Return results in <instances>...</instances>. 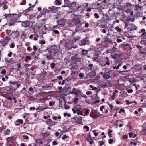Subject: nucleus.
<instances>
[{"instance_id": "20", "label": "nucleus", "mask_w": 146, "mask_h": 146, "mask_svg": "<svg viewBox=\"0 0 146 146\" xmlns=\"http://www.w3.org/2000/svg\"><path fill=\"white\" fill-rule=\"evenodd\" d=\"M50 67L52 69H53L54 68L55 66V64L54 63H52L50 64Z\"/></svg>"}, {"instance_id": "47", "label": "nucleus", "mask_w": 146, "mask_h": 146, "mask_svg": "<svg viewBox=\"0 0 146 146\" xmlns=\"http://www.w3.org/2000/svg\"><path fill=\"white\" fill-rule=\"evenodd\" d=\"M133 92V90L132 89H129L127 90V92L128 93H131Z\"/></svg>"}, {"instance_id": "12", "label": "nucleus", "mask_w": 146, "mask_h": 146, "mask_svg": "<svg viewBox=\"0 0 146 146\" xmlns=\"http://www.w3.org/2000/svg\"><path fill=\"white\" fill-rule=\"evenodd\" d=\"M31 59V58L30 56H27L25 57V58L24 59V60L26 62H28V60H30Z\"/></svg>"}, {"instance_id": "17", "label": "nucleus", "mask_w": 146, "mask_h": 146, "mask_svg": "<svg viewBox=\"0 0 146 146\" xmlns=\"http://www.w3.org/2000/svg\"><path fill=\"white\" fill-rule=\"evenodd\" d=\"M122 66V64H119L117 66H114L113 68V69H116V70L118 69L119 68L120 66Z\"/></svg>"}, {"instance_id": "14", "label": "nucleus", "mask_w": 146, "mask_h": 146, "mask_svg": "<svg viewBox=\"0 0 146 146\" xmlns=\"http://www.w3.org/2000/svg\"><path fill=\"white\" fill-rule=\"evenodd\" d=\"M77 113L78 115H82L84 116L83 115V112L82 111L80 110H77Z\"/></svg>"}, {"instance_id": "32", "label": "nucleus", "mask_w": 146, "mask_h": 146, "mask_svg": "<svg viewBox=\"0 0 146 146\" xmlns=\"http://www.w3.org/2000/svg\"><path fill=\"white\" fill-rule=\"evenodd\" d=\"M116 93L115 92H113V93L111 97L113 100H114L115 98Z\"/></svg>"}, {"instance_id": "25", "label": "nucleus", "mask_w": 146, "mask_h": 146, "mask_svg": "<svg viewBox=\"0 0 146 146\" xmlns=\"http://www.w3.org/2000/svg\"><path fill=\"white\" fill-rule=\"evenodd\" d=\"M142 134L146 135V129H143L142 130Z\"/></svg>"}, {"instance_id": "49", "label": "nucleus", "mask_w": 146, "mask_h": 146, "mask_svg": "<svg viewBox=\"0 0 146 146\" xmlns=\"http://www.w3.org/2000/svg\"><path fill=\"white\" fill-rule=\"evenodd\" d=\"M79 76L80 77L82 78L84 77V74L83 73H80L79 74Z\"/></svg>"}, {"instance_id": "52", "label": "nucleus", "mask_w": 146, "mask_h": 146, "mask_svg": "<svg viewBox=\"0 0 146 146\" xmlns=\"http://www.w3.org/2000/svg\"><path fill=\"white\" fill-rule=\"evenodd\" d=\"M55 135L56 137H58L60 135L59 133L58 132H56L55 133Z\"/></svg>"}, {"instance_id": "27", "label": "nucleus", "mask_w": 146, "mask_h": 146, "mask_svg": "<svg viewBox=\"0 0 146 146\" xmlns=\"http://www.w3.org/2000/svg\"><path fill=\"white\" fill-rule=\"evenodd\" d=\"M113 139H110L108 141L109 143L110 144H111L113 143Z\"/></svg>"}, {"instance_id": "8", "label": "nucleus", "mask_w": 146, "mask_h": 146, "mask_svg": "<svg viewBox=\"0 0 146 146\" xmlns=\"http://www.w3.org/2000/svg\"><path fill=\"white\" fill-rule=\"evenodd\" d=\"M104 41L106 42H109L110 43H112V41L108 37H106L104 38Z\"/></svg>"}, {"instance_id": "42", "label": "nucleus", "mask_w": 146, "mask_h": 146, "mask_svg": "<svg viewBox=\"0 0 146 146\" xmlns=\"http://www.w3.org/2000/svg\"><path fill=\"white\" fill-rule=\"evenodd\" d=\"M4 0H0V5H4Z\"/></svg>"}, {"instance_id": "19", "label": "nucleus", "mask_w": 146, "mask_h": 146, "mask_svg": "<svg viewBox=\"0 0 146 146\" xmlns=\"http://www.w3.org/2000/svg\"><path fill=\"white\" fill-rule=\"evenodd\" d=\"M75 22L76 24H78L81 22V21L79 18H76L75 20Z\"/></svg>"}, {"instance_id": "29", "label": "nucleus", "mask_w": 146, "mask_h": 146, "mask_svg": "<svg viewBox=\"0 0 146 146\" xmlns=\"http://www.w3.org/2000/svg\"><path fill=\"white\" fill-rule=\"evenodd\" d=\"M122 95L123 97H125L128 96V94L126 92H125V91H124L123 92Z\"/></svg>"}, {"instance_id": "2", "label": "nucleus", "mask_w": 146, "mask_h": 146, "mask_svg": "<svg viewBox=\"0 0 146 146\" xmlns=\"http://www.w3.org/2000/svg\"><path fill=\"white\" fill-rule=\"evenodd\" d=\"M22 26L25 28L28 27H29L32 26L31 22L28 21L21 22Z\"/></svg>"}, {"instance_id": "54", "label": "nucleus", "mask_w": 146, "mask_h": 146, "mask_svg": "<svg viewBox=\"0 0 146 146\" xmlns=\"http://www.w3.org/2000/svg\"><path fill=\"white\" fill-rule=\"evenodd\" d=\"M57 78L59 80H61L62 79L63 77L61 76H58L57 77Z\"/></svg>"}, {"instance_id": "34", "label": "nucleus", "mask_w": 146, "mask_h": 146, "mask_svg": "<svg viewBox=\"0 0 146 146\" xmlns=\"http://www.w3.org/2000/svg\"><path fill=\"white\" fill-rule=\"evenodd\" d=\"M82 52L83 53V54H87L88 52V51L87 50H85L84 49H83L82 50Z\"/></svg>"}, {"instance_id": "57", "label": "nucleus", "mask_w": 146, "mask_h": 146, "mask_svg": "<svg viewBox=\"0 0 146 146\" xmlns=\"http://www.w3.org/2000/svg\"><path fill=\"white\" fill-rule=\"evenodd\" d=\"M122 40L121 39H117V42H122Z\"/></svg>"}, {"instance_id": "11", "label": "nucleus", "mask_w": 146, "mask_h": 146, "mask_svg": "<svg viewBox=\"0 0 146 146\" xmlns=\"http://www.w3.org/2000/svg\"><path fill=\"white\" fill-rule=\"evenodd\" d=\"M113 132V131L112 130H111L110 129L109 130V131L108 132V135L110 137H112V136L113 135V134H111V133H112Z\"/></svg>"}, {"instance_id": "50", "label": "nucleus", "mask_w": 146, "mask_h": 146, "mask_svg": "<svg viewBox=\"0 0 146 146\" xmlns=\"http://www.w3.org/2000/svg\"><path fill=\"white\" fill-rule=\"evenodd\" d=\"M12 54V53L11 52H10L8 54V56L9 57H10L11 56V55Z\"/></svg>"}, {"instance_id": "45", "label": "nucleus", "mask_w": 146, "mask_h": 146, "mask_svg": "<svg viewBox=\"0 0 146 146\" xmlns=\"http://www.w3.org/2000/svg\"><path fill=\"white\" fill-rule=\"evenodd\" d=\"M141 8V7L140 6H137L136 8V11H138Z\"/></svg>"}, {"instance_id": "30", "label": "nucleus", "mask_w": 146, "mask_h": 146, "mask_svg": "<svg viewBox=\"0 0 146 146\" xmlns=\"http://www.w3.org/2000/svg\"><path fill=\"white\" fill-rule=\"evenodd\" d=\"M89 113V111L88 110H86V111L84 112V113L86 115H88Z\"/></svg>"}, {"instance_id": "21", "label": "nucleus", "mask_w": 146, "mask_h": 146, "mask_svg": "<svg viewBox=\"0 0 146 146\" xmlns=\"http://www.w3.org/2000/svg\"><path fill=\"white\" fill-rule=\"evenodd\" d=\"M84 128L85 129H86V131H89V127L87 126V125H85V126H84Z\"/></svg>"}, {"instance_id": "46", "label": "nucleus", "mask_w": 146, "mask_h": 146, "mask_svg": "<svg viewBox=\"0 0 146 146\" xmlns=\"http://www.w3.org/2000/svg\"><path fill=\"white\" fill-rule=\"evenodd\" d=\"M94 16L96 18H98L99 17V15L97 13H95L94 14Z\"/></svg>"}, {"instance_id": "3", "label": "nucleus", "mask_w": 146, "mask_h": 146, "mask_svg": "<svg viewBox=\"0 0 146 146\" xmlns=\"http://www.w3.org/2000/svg\"><path fill=\"white\" fill-rule=\"evenodd\" d=\"M74 119L76 121V122L80 124H82L83 122L82 121V118L81 117H75Z\"/></svg>"}, {"instance_id": "13", "label": "nucleus", "mask_w": 146, "mask_h": 146, "mask_svg": "<svg viewBox=\"0 0 146 146\" xmlns=\"http://www.w3.org/2000/svg\"><path fill=\"white\" fill-rule=\"evenodd\" d=\"M10 132V130L9 129H7L6 130L4 131V133L5 135H8L9 134Z\"/></svg>"}, {"instance_id": "9", "label": "nucleus", "mask_w": 146, "mask_h": 146, "mask_svg": "<svg viewBox=\"0 0 146 146\" xmlns=\"http://www.w3.org/2000/svg\"><path fill=\"white\" fill-rule=\"evenodd\" d=\"M61 0H55V3L56 5H60L61 4Z\"/></svg>"}, {"instance_id": "56", "label": "nucleus", "mask_w": 146, "mask_h": 146, "mask_svg": "<svg viewBox=\"0 0 146 146\" xmlns=\"http://www.w3.org/2000/svg\"><path fill=\"white\" fill-rule=\"evenodd\" d=\"M56 9V7H54V6H53V7H51V9H52V10H55Z\"/></svg>"}, {"instance_id": "16", "label": "nucleus", "mask_w": 146, "mask_h": 146, "mask_svg": "<svg viewBox=\"0 0 146 146\" xmlns=\"http://www.w3.org/2000/svg\"><path fill=\"white\" fill-rule=\"evenodd\" d=\"M81 43L83 45H86L87 43V40L84 39L82 41Z\"/></svg>"}, {"instance_id": "48", "label": "nucleus", "mask_w": 146, "mask_h": 146, "mask_svg": "<svg viewBox=\"0 0 146 146\" xmlns=\"http://www.w3.org/2000/svg\"><path fill=\"white\" fill-rule=\"evenodd\" d=\"M33 49L34 51L37 50V48L35 46H34L33 47Z\"/></svg>"}, {"instance_id": "15", "label": "nucleus", "mask_w": 146, "mask_h": 146, "mask_svg": "<svg viewBox=\"0 0 146 146\" xmlns=\"http://www.w3.org/2000/svg\"><path fill=\"white\" fill-rule=\"evenodd\" d=\"M132 6V5L131 3H126V5L124 6H123L124 7H129L131 6Z\"/></svg>"}, {"instance_id": "53", "label": "nucleus", "mask_w": 146, "mask_h": 146, "mask_svg": "<svg viewBox=\"0 0 146 146\" xmlns=\"http://www.w3.org/2000/svg\"><path fill=\"white\" fill-rule=\"evenodd\" d=\"M105 108V106H102L100 108V110L101 111H102L103 109H104Z\"/></svg>"}, {"instance_id": "39", "label": "nucleus", "mask_w": 146, "mask_h": 146, "mask_svg": "<svg viewBox=\"0 0 146 146\" xmlns=\"http://www.w3.org/2000/svg\"><path fill=\"white\" fill-rule=\"evenodd\" d=\"M37 141L38 143H39L40 144H42L43 143L42 141L40 139H38Z\"/></svg>"}, {"instance_id": "59", "label": "nucleus", "mask_w": 146, "mask_h": 146, "mask_svg": "<svg viewBox=\"0 0 146 146\" xmlns=\"http://www.w3.org/2000/svg\"><path fill=\"white\" fill-rule=\"evenodd\" d=\"M30 109L31 110H35V108L34 107H30Z\"/></svg>"}, {"instance_id": "33", "label": "nucleus", "mask_w": 146, "mask_h": 146, "mask_svg": "<svg viewBox=\"0 0 146 146\" xmlns=\"http://www.w3.org/2000/svg\"><path fill=\"white\" fill-rule=\"evenodd\" d=\"M125 112V110L123 109H121L119 111V113L120 114L122 112L124 113Z\"/></svg>"}, {"instance_id": "37", "label": "nucleus", "mask_w": 146, "mask_h": 146, "mask_svg": "<svg viewBox=\"0 0 146 146\" xmlns=\"http://www.w3.org/2000/svg\"><path fill=\"white\" fill-rule=\"evenodd\" d=\"M9 46H10V48H12L14 47L15 45H14V44L12 43V44H10Z\"/></svg>"}, {"instance_id": "58", "label": "nucleus", "mask_w": 146, "mask_h": 146, "mask_svg": "<svg viewBox=\"0 0 146 146\" xmlns=\"http://www.w3.org/2000/svg\"><path fill=\"white\" fill-rule=\"evenodd\" d=\"M72 110L74 114H75L77 112V110H76L74 109H72Z\"/></svg>"}, {"instance_id": "44", "label": "nucleus", "mask_w": 146, "mask_h": 146, "mask_svg": "<svg viewBox=\"0 0 146 146\" xmlns=\"http://www.w3.org/2000/svg\"><path fill=\"white\" fill-rule=\"evenodd\" d=\"M93 132L94 133V134L95 136H98V134L96 132V130H94Z\"/></svg>"}, {"instance_id": "22", "label": "nucleus", "mask_w": 146, "mask_h": 146, "mask_svg": "<svg viewBox=\"0 0 146 146\" xmlns=\"http://www.w3.org/2000/svg\"><path fill=\"white\" fill-rule=\"evenodd\" d=\"M115 29L118 32H120L121 31V29L119 28L118 27H116Z\"/></svg>"}, {"instance_id": "36", "label": "nucleus", "mask_w": 146, "mask_h": 146, "mask_svg": "<svg viewBox=\"0 0 146 146\" xmlns=\"http://www.w3.org/2000/svg\"><path fill=\"white\" fill-rule=\"evenodd\" d=\"M79 99L78 98H75L74 100V103H76L78 102V101L79 100Z\"/></svg>"}, {"instance_id": "43", "label": "nucleus", "mask_w": 146, "mask_h": 146, "mask_svg": "<svg viewBox=\"0 0 146 146\" xmlns=\"http://www.w3.org/2000/svg\"><path fill=\"white\" fill-rule=\"evenodd\" d=\"M23 138L24 139L28 140L29 139V137L27 135H24L23 136Z\"/></svg>"}, {"instance_id": "35", "label": "nucleus", "mask_w": 146, "mask_h": 146, "mask_svg": "<svg viewBox=\"0 0 146 146\" xmlns=\"http://www.w3.org/2000/svg\"><path fill=\"white\" fill-rule=\"evenodd\" d=\"M6 72V70L5 69H3L2 71L1 72V73L2 74H5Z\"/></svg>"}, {"instance_id": "5", "label": "nucleus", "mask_w": 146, "mask_h": 146, "mask_svg": "<svg viewBox=\"0 0 146 146\" xmlns=\"http://www.w3.org/2000/svg\"><path fill=\"white\" fill-rule=\"evenodd\" d=\"M47 123L49 125L51 126H52L55 125L56 123V122H55L52 120L50 119H48L47 121Z\"/></svg>"}, {"instance_id": "51", "label": "nucleus", "mask_w": 146, "mask_h": 146, "mask_svg": "<svg viewBox=\"0 0 146 146\" xmlns=\"http://www.w3.org/2000/svg\"><path fill=\"white\" fill-rule=\"evenodd\" d=\"M45 43V41L41 40L40 42V44H44Z\"/></svg>"}, {"instance_id": "6", "label": "nucleus", "mask_w": 146, "mask_h": 146, "mask_svg": "<svg viewBox=\"0 0 146 146\" xmlns=\"http://www.w3.org/2000/svg\"><path fill=\"white\" fill-rule=\"evenodd\" d=\"M103 77V78L105 79H109L110 78V74L108 73H104Z\"/></svg>"}, {"instance_id": "7", "label": "nucleus", "mask_w": 146, "mask_h": 146, "mask_svg": "<svg viewBox=\"0 0 146 146\" xmlns=\"http://www.w3.org/2000/svg\"><path fill=\"white\" fill-rule=\"evenodd\" d=\"M119 56V54H118L117 53H114L112 54L111 56L113 58L116 59Z\"/></svg>"}, {"instance_id": "61", "label": "nucleus", "mask_w": 146, "mask_h": 146, "mask_svg": "<svg viewBox=\"0 0 146 146\" xmlns=\"http://www.w3.org/2000/svg\"><path fill=\"white\" fill-rule=\"evenodd\" d=\"M52 143L54 145H57L58 144L57 142L55 141H53Z\"/></svg>"}, {"instance_id": "31", "label": "nucleus", "mask_w": 146, "mask_h": 146, "mask_svg": "<svg viewBox=\"0 0 146 146\" xmlns=\"http://www.w3.org/2000/svg\"><path fill=\"white\" fill-rule=\"evenodd\" d=\"M126 104L127 105H129L130 104L133 103V102H129L128 100H126Z\"/></svg>"}, {"instance_id": "63", "label": "nucleus", "mask_w": 146, "mask_h": 146, "mask_svg": "<svg viewBox=\"0 0 146 146\" xmlns=\"http://www.w3.org/2000/svg\"><path fill=\"white\" fill-rule=\"evenodd\" d=\"M52 118L54 120H55L58 119V117L57 116H54Z\"/></svg>"}, {"instance_id": "38", "label": "nucleus", "mask_w": 146, "mask_h": 146, "mask_svg": "<svg viewBox=\"0 0 146 146\" xmlns=\"http://www.w3.org/2000/svg\"><path fill=\"white\" fill-rule=\"evenodd\" d=\"M53 32L55 34H60L59 32L57 30H53Z\"/></svg>"}, {"instance_id": "4", "label": "nucleus", "mask_w": 146, "mask_h": 146, "mask_svg": "<svg viewBox=\"0 0 146 146\" xmlns=\"http://www.w3.org/2000/svg\"><path fill=\"white\" fill-rule=\"evenodd\" d=\"M23 123V121L22 120L19 119L15 122V125L16 126H19L20 124H22Z\"/></svg>"}, {"instance_id": "41", "label": "nucleus", "mask_w": 146, "mask_h": 146, "mask_svg": "<svg viewBox=\"0 0 146 146\" xmlns=\"http://www.w3.org/2000/svg\"><path fill=\"white\" fill-rule=\"evenodd\" d=\"M128 136L126 135H123L122 137V138L124 139H127Z\"/></svg>"}, {"instance_id": "62", "label": "nucleus", "mask_w": 146, "mask_h": 146, "mask_svg": "<svg viewBox=\"0 0 146 146\" xmlns=\"http://www.w3.org/2000/svg\"><path fill=\"white\" fill-rule=\"evenodd\" d=\"M9 83L10 84H15V82H12L11 81H10L9 82Z\"/></svg>"}, {"instance_id": "26", "label": "nucleus", "mask_w": 146, "mask_h": 146, "mask_svg": "<svg viewBox=\"0 0 146 146\" xmlns=\"http://www.w3.org/2000/svg\"><path fill=\"white\" fill-rule=\"evenodd\" d=\"M69 137L68 136L66 135H63L62 137V139L63 140H64L66 138H68Z\"/></svg>"}, {"instance_id": "55", "label": "nucleus", "mask_w": 146, "mask_h": 146, "mask_svg": "<svg viewBox=\"0 0 146 146\" xmlns=\"http://www.w3.org/2000/svg\"><path fill=\"white\" fill-rule=\"evenodd\" d=\"M93 66V65L92 64H90L88 65V67L90 68V70H92V67Z\"/></svg>"}, {"instance_id": "40", "label": "nucleus", "mask_w": 146, "mask_h": 146, "mask_svg": "<svg viewBox=\"0 0 146 146\" xmlns=\"http://www.w3.org/2000/svg\"><path fill=\"white\" fill-rule=\"evenodd\" d=\"M108 105L110 107V109L112 110L113 109V106L112 104H111L109 103L108 104Z\"/></svg>"}, {"instance_id": "10", "label": "nucleus", "mask_w": 146, "mask_h": 146, "mask_svg": "<svg viewBox=\"0 0 146 146\" xmlns=\"http://www.w3.org/2000/svg\"><path fill=\"white\" fill-rule=\"evenodd\" d=\"M37 1H36L35 2V3L34 5H33L32 6L29 7V8H28L26 10V11H30L31 9L33 7H34L36 5V4L37 3Z\"/></svg>"}, {"instance_id": "24", "label": "nucleus", "mask_w": 146, "mask_h": 146, "mask_svg": "<svg viewBox=\"0 0 146 146\" xmlns=\"http://www.w3.org/2000/svg\"><path fill=\"white\" fill-rule=\"evenodd\" d=\"M5 3L4 2L3 5L2 6L1 5H0V6L2 7L3 8L4 10L5 9H7V6L6 5H5Z\"/></svg>"}, {"instance_id": "18", "label": "nucleus", "mask_w": 146, "mask_h": 146, "mask_svg": "<svg viewBox=\"0 0 146 146\" xmlns=\"http://www.w3.org/2000/svg\"><path fill=\"white\" fill-rule=\"evenodd\" d=\"M104 143V142L103 141H100L99 142L98 144L99 146H102Z\"/></svg>"}, {"instance_id": "60", "label": "nucleus", "mask_w": 146, "mask_h": 146, "mask_svg": "<svg viewBox=\"0 0 146 146\" xmlns=\"http://www.w3.org/2000/svg\"><path fill=\"white\" fill-rule=\"evenodd\" d=\"M31 66V64H24V66H25L26 67H28Z\"/></svg>"}, {"instance_id": "64", "label": "nucleus", "mask_w": 146, "mask_h": 146, "mask_svg": "<svg viewBox=\"0 0 146 146\" xmlns=\"http://www.w3.org/2000/svg\"><path fill=\"white\" fill-rule=\"evenodd\" d=\"M105 64L106 65V64L108 65H110V63L109 60H108V61L107 62H106Z\"/></svg>"}, {"instance_id": "23", "label": "nucleus", "mask_w": 146, "mask_h": 146, "mask_svg": "<svg viewBox=\"0 0 146 146\" xmlns=\"http://www.w3.org/2000/svg\"><path fill=\"white\" fill-rule=\"evenodd\" d=\"M6 127V126H3L1 127H0V132H1L3 130L5 129Z\"/></svg>"}, {"instance_id": "28", "label": "nucleus", "mask_w": 146, "mask_h": 146, "mask_svg": "<svg viewBox=\"0 0 146 146\" xmlns=\"http://www.w3.org/2000/svg\"><path fill=\"white\" fill-rule=\"evenodd\" d=\"M55 101H50L49 103V105L51 106H52L54 104Z\"/></svg>"}, {"instance_id": "1", "label": "nucleus", "mask_w": 146, "mask_h": 146, "mask_svg": "<svg viewBox=\"0 0 146 146\" xmlns=\"http://www.w3.org/2000/svg\"><path fill=\"white\" fill-rule=\"evenodd\" d=\"M70 93L74 94L77 96H79V94H82V92L79 89H77L75 88H73Z\"/></svg>"}]
</instances>
